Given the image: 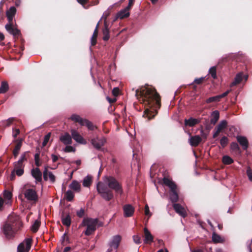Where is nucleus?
Returning <instances> with one entry per match:
<instances>
[{
	"label": "nucleus",
	"instance_id": "6e6d98bb",
	"mask_svg": "<svg viewBox=\"0 0 252 252\" xmlns=\"http://www.w3.org/2000/svg\"><path fill=\"white\" fill-rule=\"evenodd\" d=\"M77 2L81 4L85 8L87 9L89 6H86L85 4H87L89 0H77Z\"/></svg>",
	"mask_w": 252,
	"mask_h": 252
},
{
	"label": "nucleus",
	"instance_id": "f257e3e1",
	"mask_svg": "<svg viewBox=\"0 0 252 252\" xmlns=\"http://www.w3.org/2000/svg\"><path fill=\"white\" fill-rule=\"evenodd\" d=\"M135 96L140 103L149 107L144 112L143 117L148 120L153 119L161 106V98L155 88L142 86L135 91Z\"/></svg>",
	"mask_w": 252,
	"mask_h": 252
},
{
	"label": "nucleus",
	"instance_id": "603ef678",
	"mask_svg": "<svg viewBox=\"0 0 252 252\" xmlns=\"http://www.w3.org/2000/svg\"><path fill=\"white\" fill-rule=\"evenodd\" d=\"M204 80H205L204 77H201L199 78H195L194 79L193 83L200 85V84H201Z\"/></svg>",
	"mask_w": 252,
	"mask_h": 252
},
{
	"label": "nucleus",
	"instance_id": "4468645a",
	"mask_svg": "<svg viewBox=\"0 0 252 252\" xmlns=\"http://www.w3.org/2000/svg\"><path fill=\"white\" fill-rule=\"evenodd\" d=\"M237 140L244 150H247L249 147V141L247 138L243 136L238 135L236 137Z\"/></svg>",
	"mask_w": 252,
	"mask_h": 252
},
{
	"label": "nucleus",
	"instance_id": "20e7f679",
	"mask_svg": "<svg viewBox=\"0 0 252 252\" xmlns=\"http://www.w3.org/2000/svg\"><path fill=\"white\" fill-rule=\"evenodd\" d=\"M98 222V220L97 219L85 218L80 224V226H86V230L84 233L86 236H90L95 232L96 226Z\"/></svg>",
	"mask_w": 252,
	"mask_h": 252
},
{
	"label": "nucleus",
	"instance_id": "69168bd1",
	"mask_svg": "<svg viewBox=\"0 0 252 252\" xmlns=\"http://www.w3.org/2000/svg\"><path fill=\"white\" fill-rule=\"evenodd\" d=\"M15 171L14 170H13L11 172V174L10 176V180L11 181H13L15 180Z\"/></svg>",
	"mask_w": 252,
	"mask_h": 252
},
{
	"label": "nucleus",
	"instance_id": "0eeeda50",
	"mask_svg": "<svg viewBox=\"0 0 252 252\" xmlns=\"http://www.w3.org/2000/svg\"><path fill=\"white\" fill-rule=\"evenodd\" d=\"M229 92L230 91L227 90V91L225 92L224 93L221 94L210 97L205 100V102L207 104H209L213 102H220L221 99L226 96L228 94Z\"/></svg>",
	"mask_w": 252,
	"mask_h": 252
},
{
	"label": "nucleus",
	"instance_id": "37998d69",
	"mask_svg": "<svg viewBox=\"0 0 252 252\" xmlns=\"http://www.w3.org/2000/svg\"><path fill=\"white\" fill-rule=\"evenodd\" d=\"M228 143V139L227 137L223 136L220 140V144L222 148L225 147Z\"/></svg>",
	"mask_w": 252,
	"mask_h": 252
},
{
	"label": "nucleus",
	"instance_id": "7ed1b4c3",
	"mask_svg": "<svg viewBox=\"0 0 252 252\" xmlns=\"http://www.w3.org/2000/svg\"><path fill=\"white\" fill-rule=\"evenodd\" d=\"M23 227V223L18 216L9 217L1 227V229L7 239H13L16 233Z\"/></svg>",
	"mask_w": 252,
	"mask_h": 252
},
{
	"label": "nucleus",
	"instance_id": "9b49d317",
	"mask_svg": "<svg viewBox=\"0 0 252 252\" xmlns=\"http://www.w3.org/2000/svg\"><path fill=\"white\" fill-rule=\"evenodd\" d=\"M144 243L145 244H151L154 241V236L147 227L144 228Z\"/></svg>",
	"mask_w": 252,
	"mask_h": 252
},
{
	"label": "nucleus",
	"instance_id": "6e6552de",
	"mask_svg": "<svg viewBox=\"0 0 252 252\" xmlns=\"http://www.w3.org/2000/svg\"><path fill=\"white\" fill-rule=\"evenodd\" d=\"M106 142V140L104 137L101 138L96 137L91 140V144L97 150H100Z\"/></svg>",
	"mask_w": 252,
	"mask_h": 252
},
{
	"label": "nucleus",
	"instance_id": "dca6fc26",
	"mask_svg": "<svg viewBox=\"0 0 252 252\" xmlns=\"http://www.w3.org/2000/svg\"><path fill=\"white\" fill-rule=\"evenodd\" d=\"M60 140L64 145H70L72 143L71 136L68 133L65 132L60 137Z\"/></svg>",
	"mask_w": 252,
	"mask_h": 252
},
{
	"label": "nucleus",
	"instance_id": "473e14b6",
	"mask_svg": "<svg viewBox=\"0 0 252 252\" xmlns=\"http://www.w3.org/2000/svg\"><path fill=\"white\" fill-rule=\"evenodd\" d=\"M40 223L41 222L40 220H36L34 222L33 224L31 226V231L33 233H36L40 227Z\"/></svg>",
	"mask_w": 252,
	"mask_h": 252
},
{
	"label": "nucleus",
	"instance_id": "2eb2a0df",
	"mask_svg": "<svg viewBox=\"0 0 252 252\" xmlns=\"http://www.w3.org/2000/svg\"><path fill=\"white\" fill-rule=\"evenodd\" d=\"M16 12V9L14 6H11L7 10L6 15L8 21V23H13V19Z\"/></svg>",
	"mask_w": 252,
	"mask_h": 252
},
{
	"label": "nucleus",
	"instance_id": "aec40b11",
	"mask_svg": "<svg viewBox=\"0 0 252 252\" xmlns=\"http://www.w3.org/2000/svg\"><path fill=\"white\" fill-rule=\"evenodd\" d=\"M48 176L52 183H54L56 181V177L51 172L48 171L47 167H45L43 171V179L45 181L48 180Z\"/></svg>",
	"mask_w": 252,
	"mask_h": 252
},
{
	"label": "nucleus",
	"instance_id": "2f4dec72",
	"mask_svg": "<svg viewBox=\"0 0 252 252\" xmlns=\"http://www.w3.org/2000/svg\"><path fill=\"white\" fill-rule=\"evenodd\" d=\"M92 183V177L91 176L88 175L83 181V185L85 187H89Z\"/></svg>",
	"mask_w": 252,
	"mask_h": 252
},
{
	"label": "nucleus",
	"instance_id": "c03bdc74",
	"mask_svg": "<svg viewBox=\"0 0 252 252\" xmlns=\"http://www.w3.org/2000/svg\"><path fill=\"white\" fill-rule=\"evenodd\" d=\"M66 146L65 147L64 149V151L66 153H69V152H75V149L72 146H70L69 145H66Z\"/></svg>",
	"mask_w": 252,
	"mask_h": 252
},
{
	"label": "nucleus",
	"instance_id": "c756f323",
	"mask_svg": "<svg viewBox=\"0 0 252 252\" xmlns=\"http://www.w3.org/2000/svg\"><path fill=\"white\" fill-rule=\"evenodd\" d=\"M212 239L214 243H222L223 241V239L220 236L217 234L215 232H213Z\"/></svg>",
	"mask_w": 252,
	"mask_h": 252
},
{
	"label": "nucleus",
	"instance_id": "cd10ccee",
	"mask_svg": "<svg viewBox=\"0 0 252 252\" xmlns=\"http://www.w3.org/2000/svg\"><path fill=\"white\" fill-rule=\"evenodd\" d=\"M69 188L75 191L79 192L80 190L81 185L78 182L74 180L70 184Z\"/></svg>",
	"mask_w": 252,
	"mask_h": 252
},
{
	"label": "nucleus",
	"instance_id": "3c124183",
	"mask_svg": "<svg viewBox=\"0 0 252 252\" xmlns=\"http://www.w3.org/2000/svg\"><path fill=\"white\" fill-rule=\"evenodd\" d=\"M247 175L249 178V179L252 181V169L250 167H248L247 169Z\"/></svg>",
	"mask_w": 252,
	"mask_h": 252
},
{
	"label": "nucleus",
	"instance_id": "a18cd8bd",
	"mask_svg": "<svg viewBox=\"0 0 252 252\" xmlns=\"http://www.w3.org/2000/svg\"><path fill=\"white\" fill-rule=\"evenodd\" d=\"M50 136H51V133H50V132L48 133L47 134H46L44 136V140L42 142V146L43 147H44L47 145V143L48 142V141L49 140Z\"/></svg>",
	"mask_w": 252,
	"mask_h": 252
},
{
	"label": "nucleus",
	"instance_id": "a19ab883",
	"mask_svg": "<svg viewBox=\"0 0 252 252\" xmlns=\"http://www.w3.org/2000/svg\"><path fill=\"white\" fill-rule=\"evenodd\" d=\"M216 71L217 67L215 66H212L209 69V74L211 75L212 77L214 79H217V78Z\"/></svg>",
	"mask_w": 252,
	"mask_h": 252
},
{
	"label": "nucleus",
	"instance_id": "4c0bfd02",
	"mask_svg": "<svg viewBox=\"0 0 252 252\" xmlns=\"http://www.w3.org/2000/svg\"><path fill=\"white\" fill-rule=\"evenodd\" d=\"M222 161L223 164L229 165L233 162V159L228 156H224L222 157Z\"/></svg>",
	"mask_w": 252,
	"mask_h": 252
},
{
	"label": "nucleus",
	"instance_id": "f704fd0d",
	"mask_svg": "<svg viewBox=\"0 0 252 252\" xmlns=\"http://www.w3.org/2000/svg\"><path fill=\"white\" fill-rule=\"evenodd\" d=\"M9 89V86L5 81H2L0 87V94L6 93Z\"/></svg>",
	"mask_w": 252,
	"mask_h": 252
},
{
	"label": "nucleus",
	"instance_id": "7c9ffc66",
	"mask_svg": "<svg viewBox=\"0 0 252 252\" xmlns=\"http://www.w3.org/2000/svg\"><path fill=\"white\" fill-rule=\"evenodd\" d=\"M230 149L236 154H241V150L238 144L236 142H232L230 144Z\"/></svg>",
	"mask_w": 252,
	"mask_h": 252
},
{
	"label": "nucleus",
	"instance_id": "49530a36",
	"mask_svg": "<svg viewBox=\"0 0 252 252\" xmlns=\"http://www.w3.org/2000/svg\"><path fill=\"white\" fill-rule=\"evenodd\" d=\"M85 212L84 208H81L79 210H78L76 212V215L80 218H83L85 216Z\"/></svg>",
	"mask_w": 252,
	"mask_h": 252
},
{
	"label": "nucleus",
	"instance_id": "bf43d9fd",
	"mask_svg": "<svg viewBox=\"0 0 252 252\" xmlns=\"http://www.w3.org/2000/svg\"><path fill=\"white\" fill-rule=\"evenodd\" d=\"M119 92H120V90H119V88L115 87V88H114L112 90V94H113V95L117 96L119 95Z\"/></svg>",
	"mask_w": 252,
	"mask_h": 252
},
{
	"label": "nucleus",
	"instance_id": "13d9d810",
	"mask_svg": "<svg viewBox=\"0 0 252 252\" xmlns=\"http://www.w3.org/2000/svg\"><path fill=\"white\" fill-rule=\"evenodd\" d=\"M145 215L149 216V217H151L152 215V214L150 212L149 206L147 204H146L145 207Z\"/></svg>",
	"mask_w": 252,
	"mask_h": 252
},
{
	"label": "nucleus",
	"instance_id": "72a5a7b5",
	"mask_svg": "<svg viewBox=\"0 0 252 252\" xmlns=\"http://www.w3.org/2000/svg\"><path fill=\"white\" fill-rule=\"evenodd\" d=\"M103 39L104 41H107L109 40L110 38L109 36V31L108 28L107 26L106 25V24L105 23V27L103 30Z\"/></svg>",
	"mask_w": 252,
	"mask_h": 252
},
{
	"label": "nucleus",
	"instance_id": "79ce46f5",
	"mask_svg": "<svg viewBox=\"0 0 252 252\" xmlns=\"http://www.w3.org/2000/svg\"><path fill=\"white\" fill-rule=\"evenodd\" d=\"M25 242L26 243V251L29 252L32 246V238H26L25 240Z\"/></svg>",
	"mask_w": 252,
	"mask_h": 252
},
{
	"label": "nucleus",
	"instance_id": "c85d7f7f",
	"mask_svg": "<svg viewBox=\"0 0 252 252\" xmlns=\"http://www.w3.org/2000/svg\"><path fill=\"white\" fill-rule=\"evenodd\" d=\"M126 8H124V9L121 10L118 13V17L120 19H124L125 18H127L129 16V10L127 9L126 11Z\"/></svg>",
	"mask_w": 252,
	"mask_h": 252
},
{
	"label": "nucleus",
	"instance_id": "ea45409f",
	"mask_svg": "<svg viewBox=\"0 0 252 252\" xmlns=\"http://www.w3.org/2000/svg\"><path fill=\"white\" fill-rule=\"evenodd\" d=\"M83 124L84 126H86L89 130H93L94 128V126L93 124L87 119H85Z\"/></svg>",
	"mask_w": 252,
	"mask_h": 252
},
{
	"label": "nucleus",
	"instance_id": "774afa93",
	"mask_svg": "<svg viewBox=\"0 0 252 252\" xmlns=\"http://www.w3.org/2000/svg\"><path fill=\"white\" fill-rule=\"evenodd\" d=\"M98 28H99V23H98L96 26L95 29H94V31L93 33L94 34L98 35Z\"/></svg>",
	"mask_w": 252,
	"mask_h": 252
},
{
	"label": "nucleus",
	"instance_id": "8fccbe9b",
	"mask_svg": "<svg viewBox=\"0 0 252 252\" xmlns=\"http://www.w3.org/2000/svg\"><path fill=\"white\" fill-rule=\"evenodd\" d=\"M133 240L134 242L136 244H140L141 243V238L138 235L133 236Z\"/></svg>",
	"mask_w": 252,
	"mask_h": 252
},
{
	"label": "nucleus",
	"instance_id": "680f3d73",
	"mask_svg": "<svg viewBox=\"0 0 252 252\" xmlns=\"http://www.w3.org/2000/svg\"><path fill=\"white\" fill-rule=\"evenodd\" d=\"M5 2V0H1L0 2V13H3V6L4 3Z\"/></svg>",
	"mask_w": 252,
	"mask_h": 252
},
{
	"label": "nucleus",
	"instance_id": "338daca9",
	"mask_svg": "<svg viewBox=\"0 0 252 252\" xmlns=\"http://www.w3.org/2000/svg\"><path fill=\"white\" fill-rule=\"evenodd\" d=\"M51 157L53 162H56L58 159V157L54 154H52Z\"/></svg>",
	"mask_w": 252,
	"mask_h": 252
},
{
	"label": "nucleus",
	"instance_id": "de8ad7c7",
	"mask_svg": "<svg viewBox=\"0 0 252 252\" xmlns=\"http://www.w3.org/2000/svg\"><path fill=\"white\" fill-rule=\"evenodd\" d=\"M29 153V152H25L24 153H23L19 159V160L24 162L25 161L27 160V156Z\"/></svg>",
	"mask_w": 252,
	"mask_h": 252
},
{
	"label": "nucleus",
	"instance_id": "412c9836",
	"mask_svg": "<svg viewBox=\"0 0 252 252\" xmlns=\"http://www.w3.org/2000/svg\"><path fill=\"white\" fill-rule=\"evenodd\" d=\"M173 208L175 211L183 218L187 216V213L185 209L180 204H174Z\"/></svg>",
	"mask_w": 252,
	"mask_h": 252
},
{
	"label": "nucleus",
	"instance_id": "f8f14e48",
	"mask_svg": "<svg viewBox=\"0 0 252 252\" xmlns=\"http://www.w3.org/2000/svg\"><path fill=\"white\" fill-rule=\"evenodd\" d=\"M71 137L75 141L80 144H85L86 141L83 137L79 134V133L75 129H72L70 130Z\"/></svg>",
	"mask_w": 252,
	"mask_h": 252
},
{
	"label": "nucleus",
	"instance_id": "f3484780",
	"mask_svg": "<svg viewBox=\"0 0 252 252\" xmlns=\"http://www.w3.org/2000/svg\"><path fill=\"white\" fill-rule=\"evenodd\" d=\"M121 239V236L119 235L114 236L112 241L109 244L110 247L116 250L119 246Z\"/></svg>",
	"mask_w": 252,
	"mask_h": 252
},
{
	"label": "nucleus",
	"instance_id": "b1692460",
	"mask_svg": "<svg viewBox=\"0 0 252 252\" xmlns=\"http://www.w3.org/2000/svg\"><path fill=\"white\" fill-rule=\"evenodd\" d=\"M70 119L75 123H79L81 126H84V122L85 119L82 118L80 116L76 114H73L70 117Z\"/></svg>",
	"mask_w": 252,
	"mask_h": 252
},
{
	"label": "nucleus",
	"instance_id": "ddd939ff",
	"mask_svg": "<svg viewBox=\"0 0 252 252\" xmlns=\"http://www.w3.org/2000/svg\"><path fill=\"white\" fill-rule=\"evenodd\" d=\"M5 28L6 31L14 37L18 36L21 34L20 31L13 27V23L7 24Z\"/></svg>",
	"mask_w": 252,
	"mask_h": 252
},
{
	"label": "nucleus",
	"instance_id": "9d476101",
	"mask_svg": "<svg viewBox=\"0 0 252 252\" xmlns=\"http://www.w3.org/2000/svg\"><path fill=\"white\" fill-rule=\"evenodd\" d=\"M124 211V216L126 218L131 217L133 216L135 209L130 204H126L123 207Z\"/></svg>",
	"mask_w": 252,
	"mask_h": 252
},
{
	"label": "nucleus",
	"instance_id": "f03ea898",
	"mask_svg": "<svg viewBox=\"0 0 252 252\" xmlns=\"http://www.w3.org/2000/svg\"><path fill=\"white\" fill-rule=\"evenodd\" d=\"M105 182L107 185L99 182L96 189L101 197L105 201H109L113 199L112 190L117 194L122 195L123 193L122 185L115 178L112 176L106 177Z\"/></svg>",
	"mask_w": 252,
	"mask_h": 252
},
{
	"label": "nucleus",
	"instance_id": "864d4df0",
	"mask_svg": "<svg viewBox=\"0 0 252 252\" xmlns=\"http://www.w3.org/2000/svg\"><path fill=\"white\" fill-rule=\"evenodd\" d=\"M36 152L37 153L34 155V161L35 162H37V161L40 160V151H39V148H36Z\"/></svg>",
	"mask_w": 252,
	"mask_h": 252
},
{
	"label": "nucleus",
	"instance_id": "052dcab7",
	"mask_svg": "<svg viewBox=\"0 0 252 252\" xmlns=\"http://www.w3.org/2000/svg\"><path fill=\"white\" fill-rule=\"evenodd\" d=\"M91 45L94 46L95 45L97 42V38L93 36H92L91 40Z\"/></svg>",
	"mask_w": 252,
	"mask_h": 252
},
{
	"label": "nucleus",
	"instance_id": "e433bc0d",
	"mask_svg": "<svg viewBox=\"0 0 252 252\" xmlns=\"http://www.w3.org/2000/svg\"><path fill=\"white\" fill-rule=\"evenodd\" d=\"M74 195L73 192L70 190H67L64 194V198L68 201H72L74 198Z\"/></svg>",
	"mask_w": 252,
	"mask_h": 252
},
{
	"label": "nucleus",
	"instance_id": "a878e982",
	"mask_svg": "<svg viewBox=\"0 0 252 252\" xmlns=\"http://www.w3.org/2000/svg\"><path fill=\"white\" fill-rule=\"evenodd\" d=\"M219 112L217 110L213 111L211 114V118L210 120L211 124L215 125L219 120Z\"/></svg>",
	"mask_w": 252,
	"mask_h": 252
},
{
	"label": "nucleus",
	"instance_id": "393cba45",
	"mask_svg": "<svg viewBox=\"0 0 252 252\" xmlns=\"http://www.w3.org/2000/svg\"><path fill=\"white\" fill-rule=\"evenodd\" d=\"M170 198L173 203L177 202L178 201L179 196L177 192V188L173 190H170Z\"/></svg>",
	"mask_w": 252,
	"mask_h": 252
},
{
	"label": "nucleus",
	"instance_id": "e2e57ef3",
	"mask_svg": "<svg viewBox=\"0 0 252 252\" xmlns=\"http://www.w3.org/2000/svg\"><path fill=\"white\" fill-rule=\"evenodd\" d=\"M13 118H9L7 120L5 124L6 126H9L13 123Z\"/></svg>",
	"mask_w": 252,
	"mask_h": 252
},
{
	"label": "nucleus",
	"instance_id": "09e8293b",
	"mask_svg": "<svg viewBox=\"0 0 252 252\" xmlns=\"http://www.w3.org/2000/svg\"><path fill=\"white\" fill-rule=\"evenodd\" d=\"M3 195L5 199L9 200L11 198L12 194L10 191L8 190H5Z\"/></svg>",
	"mask_w": 252,
	"mask_h": 252
},
{
	"label": "nucleus",
	"instance_id": "0e129e2a",
	"mask_svg": "<svg viewBox=\"0 0 252 252\" xmlns=\"http://www.w3.org/2000/svg\"><path fill=\"white\" fill-rule=\"evenodd\" d=\"M216 131L214 132L213 137L214 138H216L220 134V133L221 132L220 130H219L218 128H215Z\"/></svg>",
	"mask_w": 252,
	"mask_h": 252
},
{
	"label": "nucleus",
	"instance_id": "6ab92c4d",
	"mask_svg": "<svg viewBox=\"0 0 252 252\" xmlns=\"http://www.w3.org/2000/svg\"><path fill=\"white\" fill-rule=\"evenodd\" d=\"M22 141L23 140L22 139H18L14 141V142L16 143L13 150V155L15 158H16L19 154V151L22 145Z\"/></svg>",
	"mask_w": 252,
	"mask_h": 252
},
{
	"label": "nucleus",
	"instance_id": "423d86ee",
	"mask_svg": "<svg viewBox=\"0 0 252 252\" xmlns=\"http://www.w3.org/2000/svg\"><path fill=\"white\" fill-rule=\"evenodd\" d=\"M14 169L13 170L15 171L16 174L18 176H21L24 174V168L25 164L24 162L20 160L15 162L13 163Z\"/></svg>",
	"mask_w": 252,
	"mask_h": 252
},
{
	"label": "nucleus",
	"instance_id": "a211bd4d",
	"mask_svg": "<svg viewBox=\"0 0 252 252\" xmlns=\"http://www.w3.org/2000/svg\"><path fill=\"white\" fill-rule=\"evenodd\" d=\"M31 173L36 182H41L42 181V173L39 168L36 167L32 169L31 171Z\"/></svg>",
	"mask_w": 252,
	"mask_h": 252
},
{
	"label": "nucleus",
	"instance_id": "bb28decb",
	"mask_svg": "<svg viewBox=\"0 0 252 252\" xmlns=\"http://www.w3.org/2000/svg\"><path fill=\"white\" fill-rule=\"evenodd\" d=\"M199 122V120L192 118H190L189 119H185V125L190 127L194 126L195 125L198 124Z\"/></svg>",
	"mask_w": 252,
	"mask_h": 252
},
{
	"label": "nucleus",
	"instance_id": "c9c22d12",
	"mask_svg": "<svg viewBox=\"0 0 252 252\" xmlns=\"http://www.w3.org/2000/svg\"><path fill=\"white\" fill-rule=\"evenodd\" d=\"M243 73H238L235 78L234 81L232 83V85H236L239 84L242 80L243 79Z\"/></svg>",
	"mask_w": 252,
	"mask_h": 252
},
{
	"label": "nucleus",
	"instance_id": "4be33fe9",
	"mask_svg": "<svg viewBox=\"0 0 252 252\" xmlns=\"http://www.w3.org/2000/svg\"><path fill=\"white\" fill-rule=\"evenodd\" d=\"M191 146L197 147L202 141V138L199 135L191 136L189 139Z\"/></svg>",
	"mask_w": 252,
	"mask_h": 252
},
{
	"label": "nucleus",
	"instance_id": "5fc2aeb1",
	"mask_svg": "<svg viewBox=\"0 0 252 252\" xmlns=\"http://www.w3.org/2000/svg\"><path fill=\"white\" fill-rule=\"evenodd\" d=\"M17 252H25L24 243H21L19 244L17 248Z\"/></svg>",
	"mask_w": 252,
	"mask_h": 252
},
{
	"label": "nucleus",
	"instance_id": "5701e85b",
	"mask_svg": "<svg viewBox=\"0 0 252 252\" xmlns=\"http://www.w3.org/2000/svg\"><path fill=\"white\" fill-rule=\"evenodd\" d=\"M163 183L165 185L168 187L170 190H173L175 188H177L175 183L167 178L164 177L163 179Z\"/></svg>",
	"mask_w": 252,
	"mask_h": 252
},
{
	"label": "nucleus",
	"instance_id": "58836bf2",
	"mask_svg": "<svg viewBox=\"0 0 252 252\" xmlns=\"http://www.w3.org/2000/svg\"><path fill=\"white\" fill-rule=\"evenodd\" d=\"M227 126V122L226 120L221 121L220 124L217 126L216 128H218L221 131L224 129L226 128Z\"/></svg>",
	"mask_w": 252,
	"mask_h": 252
},
{
	"label": "nucleus",
	"instance_id": "39448f33",
	"mask_svg": "<svg viewBox=\"0 0 252 252\" xmlns=\"http://www.w3.org/2000/svg\"><path fill=\"white\" fill-rule=\"evenodd\" d=\"M24 194L27 200L36 203L38 200V196L36 190L33 189H25Z\"/></svg>",
	"mask_w": 252,
	"mask_h": 252
},
{
	"label": "nucleus",
	"instance_id": "1a4fd4ad",
	"mask_svg": "<svg viewBox=\"0 0 252 252\" xmlns=\"http://www.w3.org/2000/svg\"><path fill=\"white\" fill-rule=\"evenodd\" d=\"M61 220L63 225L68 228L69 227L71 223V217L69 213H65L64 211L62 212Z\"/></svg>",
	"mask_w": 252,
	"mask_h": 252
},
{
	"label": "nucleus",
	"instance_id": "4d7b16f0",
	"mask_svg": "<svg viewBox=\"0 0 252 252\" xmlns=\"http://www.w3.org/2000/svg\"><path fill=\"white\" fill-rule=\"evenodd\" d=\"M134 2L135 0H128V5L126 7V11L127 9H128L129 10L131 8L132 6L133 5Z\"/></svg>",
	"mask_w": 252,
	"mask_h": 252
}]
</instances>
